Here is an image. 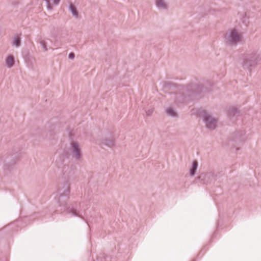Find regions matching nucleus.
<instances>
[{"mask_svg": "<svg viewBox=\"0 0 261 261\" xmlns=\"http://www.w3.org/2000/svg\"><path fill=\"white\" fill-rule=\"evenodd\" d=\"M247 139L248 135L244 129L237 130L232 133L229 139V156L235 158Z\"/></svg>", "mask_w": 261, "mask_h": 261, "instance_id": "1", "label": "nucleus"}, {"mask_svg": "<svg viewBox=\"0 0 261 261\" xmlns=\"http://www.w3.org/2000/svg\"><path fill=\"white\" fill-rule=\"evenodd\" d=\"M70 192V184L69 181L60 187L58 191L57 198L60 206H65L64 211H67L68 213L71 214L73 216H80L78 212L73 207L66 206L67 202L69 199Z\"/></svg>", "mask_w": 261, "mask_h": 261, "instance_id": "2", "label": "nucleus"}, {"mask_svg": "<svg viewBox=\"0 0 261 261\" xmlns=\"http://www.w3.org/2000/svg\"><path fill=\"white\" fill-rule=\"evenodd\" d=\"M241 60L243 69L250 72L252 68L261 62V55L255 51H249L242 55Z\"/></svg>", "mask_w": 261, "mask_h": 261, "instance_id": "3", "label": "nucleus"}, {"mask_svg": "<svg viewBox=\"0 0 261 261\" xmlns=\"http://www.w3.org/2000/svg\"><path fill=\"white\" fill-rule=\"evenodd\" d=\"M244 42L243 33L241 31L233 29L229 31V47H236Z\"/></svg>", "mask_w": 261, "mask_h": 261, "instance_id": "4", "label": "nucleus"}, {"mask_svg": "<svg viewBox=\"0 0 261 261\" xmlns=\"http://www.w3.org/2000/svg\"><path fill=\"white\" fill-rule=\"evenodd\" d=\"M70 151L72 157L75 161H81L83 154L80 143L75 141H71L70 143Z\"/></svg>", "mask_w": 261, "mask_h": 261, "instance_id": "5", "label": "nucleus"}, {"mask_svg": "<svg viewBox=\"0 0 261 261\" xmlns=\"http://www.w3.org/2000/svg\"><path fill=\"white\" fill-rule=\"evenodd\" d=\"M202 117L206 128L210 130H214L216 128L218 122L217 119L206 112H203Z\"/></svg>", "mask_w": 261, "mask_h": 261, "instance_id": "6", "label": "nucleus"}, {"mask_svg": "<svg viewBox=\"0 0 261 261\" xmlns=\"http://www.w3.org/2000/svg\"><path fill=\"white\" fill-rule=\"evenodd\" d=\"M62 173L63 177L69 181L74 174V168L72 166L65 164L62 168Z\"/></svg>", "mask_w": 261, "mask_h": 261, "instance_id": "7", "label": "nucleus"}, {"mask_svg": "<svg viewBox=\"0 0 261 261\" xmlns=\"http://www.w3.org/2000/svg\"><path fill=\"white\" fill-rule=\"evenodd\" d=\"M229 122H236L240 117V112L236 107L229 108Z\"/></svg>", "mask_w": 261, "mask_h": 261, "instance_id": "8", "label": "nucleus"}, {"mask_svg": "<svg viewBox=\"0 0 261 261\" xmlns=\"http://www.w3.org/2000/svg\"><path fill=\"white\" fill-rule=\"evenodd\" d=\"M101 143L109 147H112L115 146V139L111 136L110 137H106L101 141Z\"/></svg>", "mask_w": 261, "mask_h": 261, "instance_id": "9", "label": "nucleus"}, {"mask_svg": "<svg viewBox=\"0 0 261 261\" xmlns=\"http://www.w3.org/2000/svg\"><path fill=\"white\" fill-rule=\"evenodd\" d=\"M5 63L8 68H11L15 64V59L13 55L8 56L5 59Z\"/></svg>", "mask_w": 261, "mask_h": 261, "instance_id": "10", "label": "nucleus"}, {"mask_svg": "<svg viewBox=\"0 0 261 261\" xmlns=\"http://www.w3.org/2000/svg\"><path fill=\"white\" fill-rule=\"evenodd\" d=\"M155 3L159 9L166 10L168 9V4L165 0H155Z\"/></svg>", "mask_w": 261, "mask_h": 261, "instance_id": "11", "label": "nucleus"}, {"mask_svg": "<svg viewBox=\"0 0 261 261\" xmlns=\"http://www.w3.org/2000/svg\"><path fill=\"white\" fill-rule=\"evenodd\" d=\"M198 163L196 160H195L193 162L191 168L190 169V173L191 176H193L195 175L198 167Z\"/></svg>", "mask_w": 261, "mask_h": 261, "instance_id": "12", "label": "nucleus"}, {"mask_svg": "<svg viewBox=\"0 0 261 261\" xmlns=\"http://www.w3.org/2000/svg\"><path fill=\"white\" fill-rule=\"evenodd\" d=\"M12 44L16 47H18L21 45V38L18 36H15L13 38L12 42Z\"/></svg>", "mask_w": 261, "mask_h": 261, "instance_id": "13", "label": "nucleus"}, {"mask_svg": "<svg viewBox=\"0 0 261 261\" xmlns=\"http://www.w3.org/2000/svg\"><path fill=\"white\" fill-rule=\"evenodd\" d=\"M69 10L72 13L73 16L76 18L78 17L79 13L75 7L72 4H70L69 5Z\"/></svg>", "mask_w": 261, "mask_h": 261, "instance_id": "14", "label": "nucleus"}, {"mask_svg": "<svg viewBox=\"0 0 261 261\" xmlns=\"http://www.w3.org/2000/svg\"><path fill=\"white\" fill-rule=\"evenodd\" d=\"M166 113L168 116L172 117H177V114L172 108H168L166 110Z\"/></svg>", "mask_w": 261, "mask_h": 261, "instance_id": "15", "label": "nucleus"}, {"mask_svg": "<svg viewBox=\"0 0 261 261\" xmlns=\"http://www.w3.org/2000/svg\"><path fill=\"white\" fill-rule=\"evenodd\" d=\"M37 42L41 45L44 51H47L48 49L47 47V43L44 40L42 39V38H39L38 39Z\"/></svg>", "mask_w": 261, "mask_h": 261, "instance_id": "16", "label": "nucleus"}, {"mask_svg": "<svg viewBox=\"0 0 261 261\" xmlns=\"http://www.w3.org/2000/svg\"><path fill=\"white\" fill-rule=\"evenodd\" d=\"M45 1H46V6H47V9L49 10H52L53 7L51 5V4L50 3V0H45ZM60 1V0H53V3L55 5H57L59 3Z\"/></svg>", "mask_w": 261, "mask_h": 261, "instance_id": "17", "label": "nucleus"}, {"mask_svg": "<svg viewBox=\"0 0 261 261\" xmlns=\"http://www.w3.org/2000/svg\"><path fill=\"white\" fill-rule=\"evenodd\" d=\"M153 109H150L148 110L147 111H146V115L148 116H150L153 114Z\"/></svg>", "mask_w": 261, "mask_h": 261, "instance_id": "18", "label": "nucleus"}, {"mask_svg": "<svg viewBox=\"0 0 261 261\" xmlns=\"http://www.w3.org/2000/svg\"><path fill=\"white\" fill-rule=\"evenodd\" d=\"M69 58L70 59H73L74 58L75 55L73 53H71L69 54Z\"/></svg>", "mask_w": 261, "mask_h": 261, "instance_id": "19", "label": "nucleus"}, {"mask_svg": "<svg viewBox=\"0 0 261 261\" xmlns=\"http://www.w3.org/2000/svg\"><path fill=\"white\" fill-rule=\"evenodd\" d=\"M244 16H240V18L242 20L243 23H245V17H246V14H244Z\"/></svg>", "mask_w": 261, "mask_h": 261, "instance_id": "20", "label": "nucleus"}]
</instances>
